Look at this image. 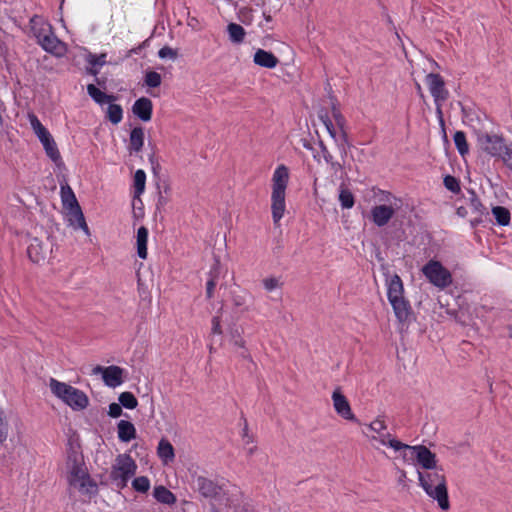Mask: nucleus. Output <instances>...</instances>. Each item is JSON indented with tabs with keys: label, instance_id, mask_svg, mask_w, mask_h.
<instances>
[{
	"label": "nucleus",
	"instance_id": "58836bf2",
	"mask_svg": "<svg viewBox=\"0 0 512 512\" xmlns=\"http://www.w3.org/2000/svg\"><path fill=\"white\" fill-rule=\"evenodd\" d=\"M454 144L458 152L464 156L469 151V146L466 141V135L463 131H456L453 136Z\"/></svg>",
	"mask_w": 512,
	"mask_h": 512
},
{
	"label": "nucleus",
	"instance_id": "393cba45",
	"mask_svg": "<svg viewBox=\"0 0 512 512\" xmlns=\"http://www.w3.org/2000/svg\"><path fill=\"white\" fill-rule=\"evenodd\" d=\"M49 387H50L51 392L56 397L61 399L64 403L68 399L70 393L76 389L75 387L68 385L64 382H60L54 378L50 379Z\"/></svg>",
	"mask_w": 512,
	"mask_h": 512
},
{
	"label": "nucleus",
	"instance_id": "c03bdc74",
	"mask_svg": "<svg viewBox=\"0 0 512 512\" xmlns=\"http://www.w3.org/2000/svg\"><path fill=\"white\" fill-rule=\"evenodd\" d=\"M132 487L137 492L146 493L150 488V481L146 476H139L132 481Z\"/></svg>",
	"mask_w": 512,
	"mask_h": 512
},
{
	"label": "nucleus",
	"instance_id": "680f3d73",
	"mask_svg": "<svg viewBox=\"0 0 512 512\" xmlns=\"http://www.w3.org/2000/svg\"><path fill=\"white\" fill-rule=\"evenodd\" d=\"M405 478H406V472L404 470H401L398 482L400 484H403L405 482Z\"/></svg>",
	"mask_w": 512,
	"mask_h": 512
},
{
	"label": "nucleus",
	"instance_id": "cd10ccee",
	"mask_svg": "<svg viewBox=\"0 0 512 512\" xmlns=\"http://www.w3.org/2000/svg\"><path fill=\"white\" fill-rule=\"evenodd\" d=\"M153 497L162 504L174 505L177 501L176 496L165 486L158 485L153 489Z\"/></svg>",
	"mask_w": 512,
	"mask_h": 512
},
{
	"label": "nucleus",
	"instance_id": "a211bd4d",
	"mask_svg": "<svg viewBox=\"0 0 512 512\" xmlns=\"http://www.w3.org/2000/svg\"><path fill=\"white\" fill-rule=\"evenodd\" d=\"M153 111V104L149 98L141 97L137 99L133 106L132 112L136 115L140 120L147 122L151 120Z\"/></svg>",
	"mask_w": 512,
	"mask_h": 512
},
{
	"label": "nucleus",
	"instance_id": "473e14b6",
	"mask_svg": "<svg viewBox=\"0 0 512 512\" xmlns=\"http://www.w3.org/2000/svg\"><path fill=\"white\" fill-rule=\"evenodd\" d=\"M89 96L98 104L111 103L116 100L114 95H108L98 89L94 84L87 86Z\"/></svg>",
	"mask_w": 512,
	"mask_h": 512
},
{
	"label": "nucleus",
	"instance_id": "a878e982",
	"mask_svg": "<svg viewBox=\"0 0 512 512\" xmlns=\"http://www.w3.org/2000/svg\"><path fill=\"white\" fill-rule=\"evenodd\" d=\"M333 117L336 121V124L339 126V134H340V143H339V151L342 155V157L346 156L347 154V147H348V138H347V134L346 132L344 131V123H345V119L344 117L341 115V113L336 110L335 108H333Z\"/></svg>",
	"mask_w": 512,
	"mask_h": 512
},
{
	"label": "nucleus",
	"instance_id": "052dcab7",
	"mask_svg": "<svg viewBox=\"0 0 512 512\" xmlns=\"http://www.w3.org/2000/svg\"><path fill=\"white\" fill-rule=\"evenodd\" d=\"M456 214H457L459 217H461V218H465V217H467V216H468L469 211H468V209H467L466 207H464V206H460V207H458V208H457V210H456Z\"/></svg>",
	"mask_w": 512,
	"mask_h": 512
},
{
	"label": "nucleus",
	"instance_id": "9d476101",
	"mask_svg": "<svg viewBox=\"0 0 512 512\" xmlns=\"http://www.w3.org/2000/svg\"><path fill=\"white\" fill-rule=\"evenodd\" d=\"M52 250L53 243L49 237H34L29 242L27 254L32 262L40 264L49 259Z\"/></svg>",
	"mask_w": 512,
	"mask_h": 512
},
{
	"label": "nucleus",
	"instance_id": "5701e85b",
	"mask_svg": "<svg viewBox=\"0 0 512 512\" xmlns=\"http://www.w3.org/2000/svg\"><path fill=\"white\" fill-rule=\"evenodd\" d=\"M65 404L70 406L73 410L81 411L88 406L89 399L84 392L76 388L74 391L70 393Z\"/></svg>",
	"mask_w": 512,
	"mask_h": 512
},
{
	"label": "nucleus",
	"instance_id": "7ed1b4c3",
	"mask_svg": "<svg viewBox=\"0 0 512 512\" xmlns=\"http://www.w3.org/2000/svg\"><path fill=\"white\" fill-rule=\"evenodd\" d=\"M420 486L426 494L437 501L441 509L447 510L450 506L448 500V491L446 486V477L442 468H436L430 471H418Z\"/></svg>",
	"mask_w": 512,
	"mask_h": 512
},
{
	"label": "nucleus",
	"instance_id": "1a4fd4ad",
	"mask_svg": "<svg viewBox=\"0 0 512 512\" xmlns=\"http://www.w3.org/2000/svg\"><path fill=\"white\" fill-rule=\"evenodd\" d=\"M425 277L434 286L444 289L452 283V275L439 261L430 260L422 268Z\"/></svg>",
	"mask_w": 512,
	"mask_h": 512
},
{
	"label": "nucleus",
	"instance_id": "2f4dec72",
	"mask_svg": "<svg viewBox=\"0 0 512 512\" xmlns=\"http://www.w3.org/2000/svg\"><path fill=\"white\" fill-rule=\"evenodd\" d=\"M403 292L404 289L401 278L397 274L393 275L388 283V300L404 297Z\"/></svg>",
	"mask_w": 512,
	"mask_h": 512
},
{
	"label": "nucleus",
	"instance_id": "de8ad7c7",
	"mask_svg": "<svg viewBox=\"0 0 512 512\" xmlns=\"http://www.w3.org/2000/svg\"><path fill=\"white\" fill-rule=\"evenodd\" d=\"M161 75L158 73V72H155V71H150V72H147L146 75H145V84L148 86V87H152V88H155V87H158L161 85Z\"/></svg>",
	"mask_w": 512,
	"mask_h": 512
},
{
	"label": "nucleus",
	"instance_id": "864d4df0",
	"mask_svg": "<svg viewBox=\"0 0 512 512\" xmlns=\"http://www.w3.org/2000/svg\"><path fill=\"white\" fill-rule=\"evenodd\" d=\"M211 324H212V328H211L212 335H221L223 333L222 327H221L220 315H215L211 320Z\"/></svg>",
	"mask_w": 512,
	"mask_h": 512
},
{
	"label": "nucleus",
	"instance_id": "20e7f679",
	"mask_svg": "<svg viewBox=\"0 0 512 512\" xmlns=\"http://www.w3.org/2000/svg\"><path fill=\"white\" fill-rule=\"evenodd\" d=\"M288 182L289 170L281 164L276 168L272 177L271 209L273 222L276 226L279 225V221L285 212V192Z\"/></svg>",
	"mask_w": 512,
	"mask_h": 512
},
{
	"label": "nucleus",
	"instance_id": "8fccbe9b",
	"mask_svg": "<svg viewBox=\"0 0 512 512\" xmlns=\"http://www.w3.org/2000/svg\"><path fill=\"white\" fill-rule=\"evenodd\" d=\"M8 436V423L4 411L0 409V443L4 442Z\"/></svg>",
	"mask_w": 512,
	"mask_h": 512
},
{
	"label": "nucleus",
	"instance_id": "5fc2aeb1",
	"mask_svg": "<svg viewBox=\"0 0 512 512\" xmlns=\"http://www.w3.org/2000/svg\"><path fill=\"white\" fill-rule=\"evenodd\" d=\"M503 162L512 169V143L507 144L501 156Z\"/></svg>",
	"mask_w": 512,
	"mask_h": 512
},
{
	"label": "nucleus",
	"instance_id": "39448f33",
	"mask_svg": "<svg viewBox=\"0 0 512 512\" xmlns=\"http://www.w3.org/2000/svg\"><path fill=\"white\" fill-rule=\"evenodd\" d=\"M137 465L128 454H120L115 460L110 472V478L120 489L127 486L129 479L135 475Z\"/></svg>",
	"mask_w": 512,
	"mask_h": 512
},
{
	"label": "nucleus",
	"instance_id": "bf43d9fd",
	"mask_svg": "<svg viewBox=\"0 0 512 512\" xmlns=\"http://www.w3.org/2000/svg\"><path fill=\"white\" fill-rule=\"evenodd\" d=\"M320 148H321V152H322V155H323V158L326 162H331V160L333 159L331 153L328 151L327 147L323 144L322 141H320Z\"/></svg>",
	"mask_w": 512,
	"mask_h": 512
},
{
	"label": "nucleus",
	"instance_id": "f8f14e48",
	"mask_svg": "<svg viewBox=\"0 0 512 512\" xmlns=\"http://www.w3.org/2000/svg\"><path fill=\"white\" fill-rule=\"evenodd\" d=\"M92 374L93 375L101 374L105 385H107L108 387H111V388L120 386L124 382V380H123L124 369L119 366H116V365H111L108 367H103V366L97 365V366L93 367Z\"/></svg>",
	"mask_w": 512,
	"mask_h": 512
},
{
	"label": "nucleus",
	"instance_id": "774afa93",
	"mask_svg": "<svg viewBox=\"0 0 512 512\" xmlns=\"http://www.w3.org/2000/svg\"><path fill=\"white\" fill-rule=\"evenodd\" d=\"M509 336L512 338V325L509 327Z\"/></svg>",
	"mask_w": 512,
	"mask_h": 512
},
{
	"label": "nucleus",
	"instance_id": "a18cd8bd",
	"mask_svg": "<svg viewBox=\"0 0 512 512\" xmlns=\"http://www.w3.org/2000/svg\"><path fill=\"white\" fill-rule=\"evenodd\" d=\"M320 119L323 122V124H324L325 128L327 129L328 133L330 134V136L335 140V142L337 143V146L339 147V143L341 141L340 134L336 131L332 121L329 119V117L327 115H325V116L321 115Z\"/></svg>",
	"mask_w": 512,
	"mask_h": 512
},
{
	"label": "nucleus",
	"instance_id": "4d7b16f0",
	"mask_svg": "<svg viewBox=\"0 0 512 512\" xmlns=\"http://www.w3.org/2000/svg\"><path fill=\"white\" fill-rule=\"evenodd\" d=\"M122 407L120 403H111L109 405L108 415L112 418H117L122 415Z\"/></svg>",
	"mask_w": 512,
	"mask_h": 512
},
{
	"label": "nucleus",
	"instance_id": "49530a36",
	"mask_svg": "<svg viewBox=\"0 0 512 512\" xmlns=\"http://www.w3.org/2000/svg\"><path fill=\"white\" fill-rule=\"evenodd\" d=\"M243 330L238 327H233L230 329V337L233 344L239 348L245 349L246 342L242 338Z\"/></svg>",
	"mask_w": 512,
	"mask_h": 512
},
{
	"label": "nucleus",
	"instance_id": "09e8293b",
	"mask_svg": "<svg viewBox=\"0 0 512 512\" xmlns=\"http://www.w3.org/2000/svg\"><path fill=\"white\" fill-rule=\"evenodd\" d=\"M444 186L446 189L453 193H459L460 192V184L459 181L451 175H447L444 177Z\"/></svg>",
	"mask_w": 512,
	"mask_h": 512
},
{
	"label": "nucleus",
	"instance_id": "f03ea898",
	"mask_svg": "<svg viewBox=\"0 0 512 512\" xmlns=\"http://www.w3.org/2000/svg\"><path fill=\"white\" fill-rule=\"evenodd\" d=\"M67 480L69 486L78 490L82 495L89 497L98 493L97 483L90 477L83 458L77 452H72L67 457Z\"/></svg>",
	"mask_w": 512,
	"mask_h": 512
},
{
	"label": "nucleus",
	"instance_id": "e2e57ef3",
	"mask_svg": "<svg viewBox=\"0 0 512 512\" xmlns=\"http://www.w3.org/2000/svg\"><path fill=\"white\" fill-rule=\"evenodd\" d=\"M244 439L246 441V444L253 442L252 438L247 433V427H245V429H244Z\"/></svg>",
	"mask_w": 512,
	"mask_h": 512
},
{
	"label": "nucleus",
	"instance_id": "72a5a7b5",
	"mask_svg": "<svg viewBox=\"0 0 512 512\" xmlns=\"http://www.w3.org/2000/svg\"><path fill=\"white\" fill-rule=\"evenodd\" d=\"M227 32L231 42L240 44L244 41L246 32L244 28L236 23H229L227 26Z\"/></svg>",
	"mask_w": 512,
	"mask_h": 512
},
{
	"label": "nucleus",
	"instance_id": "2eb2a0df",
	"mask_svg": "<svg viewBox=\"0 0 512 512\" xmlns=\"http://www.w3.org/2000/svg\"><path fill=\"white\" fill-rule=\"evenodd\" d=\"M38 44L47 52L52 53L56 56H62L66 51L65 44L60 41L54 32H50L44 38H42Z\"/></svg>",
	"mask_w": 512,
	"mask_h": 512
},
{
	"label": "nucleus",
	"instance_id": "ddd939ff",
	"mask_svg": "<svg viewBox=\"0 0 512 512\" xmlns=\"http://www.w3.org/2000/svg\"><path fill=\"white\" fill-rule=\"evenodd\" d=\"M426 82L434 102H445L448 99L449 92L445 88V82L439 74L429 73L426 76Z\"/></svg>",
	"mask_w": 512,
	"mask_h": 512
},
{
	"label": "nucleus",
	"instance_id": "4c0bfd02",
	"mask_svg": "<svg viewBox=\"0 0 512 512\" xmlns=\"http://www.w3.org/2000/svg\"><path fill=\"white\" fill-rule=\"evenodd\" d=\"M492 213L501 226H507L510 223V212L507 208L502 206H495L492 208Z\"/></svg>",
	"mask_w": 512,
	"mask_h": 512
},
{
	"label": "nucleus",
	"instance_id": "79ce46f5",
	"mask_svg": "<svg viewBox=\"0 0 512 512\" xmlns=\"http://www.w3.org/2000/svg\"><path fill=\"white\" fill-rule=\"evenodd\" d=\"M339 201L343 209H350L354 206L355 203L353 194L344 187H342L340 190Z\"/></svg>",
	"mask_w": 512,
	"mask_h": 512
},
{
	"label": "nucleus",
	"instance_id": "bb28decb",
	"mask_svg": "<svg viewBox=\"0 0 512 512\" xmlns=\"http://www.w3.org/2000/svg\"><path fill=\"white\" fill-rule=\"evenodd\" d=\"M157 455L162 460L164 464H168L172 462L175 458L174 447L172 444L166 439L162 438L157 447Z\"/></svg>",
	"mask_w": 512,
	"mask_h": 512
},
{
	"label": "nucleus",
	"instance_id": "c85d7f7f",
	"mask_svg": "<svg viewBox=\"0 0 512 512\" xmlns=\"http://www.w3.org/2000/svg\"><path fill=\"white\" fill-rule=\"evenodd\" d=\"M118 438L122 442H129L136 438V429L134 425L126 420L119 421L118 425Z\"/></svg>",
	"mask_w": 512,
	"mask_h": 512
},
{
	"label": "nucleus",
	"instance_id": "412c9836",
	"mask_svg": "<svg viewBox=\"0 0 512 512\" xmlns=\"http://www.w3.org/2000/svg\"><path fill=\"white\" fill-rule=\"evenodd\" d=\"M467 194L468 196L466 197V200L470 213L474 215V220L478 223L481 221V217L487 213L486 208L473 190H468Z\"/></svg>",
	"mask_w": 512,
	"mask_h": 512
},
{
	"label": "nucleus",
	"instance_id": "4468645a",
	"mask_svg": "<svg viewBox=\"0 0 512 512\" xmlns=\"http://www.w3.org/2000/svg\"><path fill=\"white\" fill-rule=\"evenodd\" d=\"M333 407L338 415L346 420H356L347 398L341 392V388L337 387L332 393Z\"/></svg>",
	"mask_w": 512,
	"mask_h": 512
},
{
	"label": "nucleus",
	"instance_id": "9b49d317",
	"mask_svg": "<svg viewBox=\"0 0 512 512\" xmlns=\"http://www.w3.org/2000/svg\"><path fill=\"white\" fill-rule=\"evenodd\" d=\"M478 143L484 152L493 157H501L507 145L503 137L488 133L479 135Z\"/></svg>",
	"mask_w": 512,
	"mask_h": 512
},
{
	"label": "nucleus",
	"instance_id": "3c124183",
	"mask_svg": "<svg viewBox=\"0 0 512 512\" xmlns=\"http://www.w3.org/2000/svg\"><path fill=\"white\" fill-rule=\"evenodd\" d=\"M262 283L264 288L269 292L281 286L279 279L275 277L265 278L263 279Z\"/></svg>",
	"mask_w": 512,
	"mask_h": 512
},
{
	"label": "nucleus",
	"instance_id": "a19ab883",
	"mask_svg": "<svg viewBox=\"0 0 512 512\" xmlns=\"http://www.w3.org/2000/svg\"><path fill=\"white\" fill-rule=\"evenodd\" d=\"M119 403L121 406L127 409H135L138 405V400L131 392H122L118 397Z\"/></svg>",
	"mask_w": 512,
	"mask_h": 512
},
{
	"label": "nucleus",
	"instance_id": "603ef678",
	"mask_svg": "<svg viewBox=\"0 0 512 512\" xmlns=\"http://www.w3.org/2000/svg\"><path fill=\"white\" fill-rule=\"evenodd\" d=\"M88 62L92 66H103L106 63V54H89L88 56Z\"/></svg>",
	"mask_w": 512,
	"mask_h": 512
},
{
	"label": "nucleus",
	"instance_id": "aec40b11",
	"mask_svg": "<svg viewBox=\"0 0 512 512\" xmlns=\"http://www.w3.org/2000/svg\"><path fill=\"white\" fill-rule=\"evenodd\" d=\"M30 27L37 42L53 31L51 25L37 15L30 19Z\"/></svg>",
	"mask_w": 512,
	"mask_h": 512
},
{
	"label": "nucleus",
	"instance_id": "e433bc0d",
	"mask_svg": "<svg viewBox=\"0 0 512 512\" xmlns=\"http://www.w3.org/2000/svg\"><path fill=\"white\" fill-rule=\"evenodd\" d=\"M107 118L114 125L120 123L123 118L122 107L118 104H114L113 102L109 103L107 108Z\"/></svg>",
	"mask_w": 512,
	"mask_h": 512
},
{
	"label": "nucleus",
	"instance_id": "423d86ee",
	"mask_svg": "<svg viewBox=\"0 0 512 512\" xmlns=\"http://www.w3.org/2000/svg\"><path fill=\"white\" fill-rule=\"evenodd\" d=\"M28 119L31 128L33 129L34 133L43 145L46 155L55 164H59L61 162V155L58 150L57 144L52 135L50 134V132L42 125V123L35 114H28Z\"/></svg>",
	"mask_w": 512,
	"mask_h": 512
},
{
	"label": "nucleus",
	"instance_id": "f3484780",
	"mask_svg": "<svg viewBox=\"0 0 512 512\" xmlns=\"http://www.w3.org/2000/svg\"><path fill=\"white\" fill-rule=\"evenodd\" d=\"M67 210V216H68V221H69V224L74 228V229H82L83 232L86 234V235H90V230H89V227L85 221V217H84V214L81 210V207L80 205H76L70 209H66Z\"/></svg>",
	"mask_w": 512,
	"mask_h": 512
},
{
	"label": "nucleus",
	"instance_id": "338daca9",
	"mask_svg": "<svg viewBox=\"0 0 512 512\" xmlns=\"http://www.w3.org/2000/svg\"><path fill=\"white\" fill-rule=\"evenodd\" d=\"M88 73L96 76L98 74V70L92 67L88 70Z\"/></svg>",
	"mask_w": 512,
	"mask_h": 512
},
{
	"label": "nucleus",
	"instance_id": "f257e3e1",
	"mask_svg": "<svg viewBox=\"0 0 512 512\" xmlns=\"http://www.w3.org/2000/svg\"><path fill=\"white\" fill-rule=\"evenodd\" d=\"M195 490L204 498L215 499L222 495L220 505H211V512H240V504L243 503V493L236 486L224 488L213 480L198 476L194 481Z\"/></svg>",
	"mask_w": 512,
	"mask_h": 512
},
{
	"label": "nucleus",
	"instance_id": "6ab92c4d",
	"mask_svg": "<svg viewBox=\"0 0 512 512\" xmlns=\"http://www.w3.org/2000/svg\"><path fill=\"white\" fill-rule=\"evenodd\" d=\"M390 304L393 307L395 316L399 320V322H407L411 316V307L409 302L404 298H396L389 300Z\"/></svg>",
	"mask_w": 512,
	"mask_h": 512
},
{
	"label": "nucleus",
	"instance_id": "0e129e2a",
	"mask_svg": "<svg viewBox=\"0 0 512 512\" xmlns=\"http://www.w3.org/2000/svg\"><path fill=\"white\" fill-rule=\"evenodd\" d=\"M442 103L443 102H435V104H436V111H437V114L440 117H442V110H441Z\"/></svg>",
	"mask_w": 512,
	"mask_h": 512
},
{
	"label": "nucleus",
	"instance_id": "b1692460",
	"mask_svg": "<svg viewBox=\"0 0 512 512\" xmlns=\"http://www.w3.org/2000/svg\"><path fill=\"white\" fill-rule=\"evenodd\" d=\"M49 387H50L51 392L56 397L61 399L64 403L68 399L70 393L76 389L75 387L68 385L64 382H60L54 378L50 379Z\"/></svg>",
	"mask_w": 512,
	"mask_h": 512
},
{
	"label": "nucleus",
	"instance_id": "ea45409f",
	"mask_svg": "<svg viewBox=\"0 0 512 512\" xmlns=\"http://www.w3.org/2000/svg\"><path fill=\"white\" fill-rule=\"evenodd\" d=\"M217 277H218V262L215 264V266L210 271V279L206 283V298L212 299L214 296V290L217 284Z\"/></svg>",
	"mask_w": 512,
	"mask_h": 512
},
{
	"label": "nucleus",
	"instance_id": "f704fd0d",
	"mask_svg": "<svg viewBox=\"0 0 512 512\" xmlns=\"http://www.w3.org/2000/svg\"><path fill=\"white\" fill-rule=\"evenodd\" d=\"M61 199L65 209L79 205L73 190L68 185L61 186Z\"/></svg>",
	"mask_w": 512,
	"mask_h": 512
},
{
	"label": "nucleus",
	"instance_id": "4be33fe9",
	"mask_svg": "<svg viewBox=\"0 0 512 512\" xmlns=\"http://www.w3.org/2000/svg\"><path fill=\"white\" fill-rule=\"evenodd\" d=\"M253 61L256 65L264 67V68H275L279 63L278 58L271 52L258 49L255 54Z\"/></svg>",
	"mask_w": 512,
	"mask_h": 512
},
{
	"label": "nucleus",
	"instance_id": "7c9ffc66",
	"mask_svg": "<svg viewBox=\"0 0 512 512\" xmlns=\"http://www.w3.org/2000/svg\"><path fill=\"white\" fill-rule=\"evenodd\" d=\"M148 229L144 226L138 228L136 235L137 254L139 258H147Z\"/></svg>",
	"mask_w": 512,
	"mask_h": 512
},
{
	"label": "nucleus",
	"instance_id": "c9c22d12",
	"mask_svg": "<svg viewBox=\"0 0 512 512\" xmlns=\"http://www.w3.org/2000/svg\"><path fill=\"white\" fill-rule=\"evenodd\" d=\"M249 298V293L244 290L234 291L232 293V303L234 307L240 308L241 311H249V306L247 305Z\"/></svg>",
	"mask_w": 512,
	"mask_h": 512
},
{
	"label": "nucleus",
	"instance_id": "0eeeda50",
	"mask_svg": "<svg viewBox=\"0 0 512 512\" xmlns=\"http://www.w3.org/2000/svg\"><path fill=\"white\" fill-rule=\"evenodd\" d=\"M367 429L372 432L371 435L366 433V436L382 446H388L394 451H401L407 444L402 443L387 432V426L382 416H378L370 424L366 425Z\"/></svg>",
	"mask_w": 512,
	"mask_h": 512
},
{
	"label": "nucleus",
	"instance_id": "c756f323",
	"mask_svg": "<svg viewBox=\"0 0 512 512\" xmlns=\"http://www.w3.org/2000/svg\"><path fill=\"white\" fill-rule=\"evenodd\" d=\"M144 145V130L142 127H135L131 130L129 138V150L130 152L138 153L141 151Z\"/></svg>",
	"mask_w": 512,
	"mask_h": 512
},
{
	"label": "nucleus",
	"instance_id": "dca6fc26",
	"mask_svg": "<svg viewBox=\"0 0 512 512\" xmlns=\"http://www.w3.org/2000/svg\"><path fill=\"white\" fill-rule=\"evenodd\" d=\"M395 214V209L390 205H377L371 210L372 221L378 227L385 226Z\"/></svg>",
	"mask_w": 512,
	"mask_h": 512
},
{
	"label": "nucleus",
	"instance_id": "13d9d810",
	"mask_svg": "<svg viewBox=\"0 0 512 512\" xmlns=\"http://www.w3.org/2000/svg\"><path fill=\"white\" fill-rule=\"evenodd\" d=\"M328 163L331 165V169L333 170L335 175H337L338 172H340L341 173L340 178H343V168H344L343 165L340 162L333 161V159L331 160V162H328Z\"/></svg>",
	"mask_w": 512,
	"mask_h": 512
},
{
	"label": "nucleus",
	"instance_id": "37998d69",
	"mask_svg": "<svg viewBox=\"0 0 512 512\" xmlns=\"http://www.w3.org/2000/svg\"><path fill=\"white\" fill-rule=\"evenodd\" d=\"M146 182V174L143 170L139 169L134 174V188L135 193L140 195L144 192Z\"/></svg>",
	"mask_w": 512,
	"mask_h": 512
},
{
	"label": "nucleus",
	"instance_id": "6e6552de",
	"mask_svg": "<svg viewBox=\"0 0 512 512\" xmlns=\"http://www.w3.org/2000/svg\"><path fill=\"white\" fill-rule=\"evenodd\" d=\"M401 451L404 460L415 458L417 463L426 471L438 468L435 453L431 452L424 445H407V447H403Z\"/></svg>",
	"mask_w": 512,
	"mask_h": 512
},
{
	"label": "nucleus",
	"instance_id": "6e6d98bb",
	"mask_svg": "<svg viewBox=\"0 0 512 512\" xmlns=\"http://www.w3.org/2000/svg\"><path fill=\"white\" fill-rule=\"evenodd\" d=\"M158 56L161 58V59H165V58H171V59H175L177 57V53L175 50H173L172 48L168 47V46H165L163 48H161L158 52Z\"/></svg>",
	"mask_w": 512,
	"mask_h": 512
},
{
	"label": "nucleus",
	"instance_id": "69168bd1",
	"mask_svg": "<svg viewBox=\"0 0 512 512\" xmlns=\"http://www.w3.org/2000/svg\"><path fill=\"white\" fill-rule=\"evenodd\" d=\"M241 356L245 359H251L250 358V355L248 353V351L246 350V348L244 349V351L241 353Z\"/></svg>",
	"mask_w": 512,
	"mask_h": 512
}]
</instances>
